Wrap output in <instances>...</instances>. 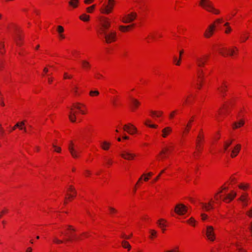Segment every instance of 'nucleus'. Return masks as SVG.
Here are the masks:
<instances>
[{
    "label": "nucleus",
    "instance_id": "nucleus-1",
    "mask_svg": "<svg viewBox=\"0 0 252 252\" xmlns=\"http://www.w3.org/2000/svg\"><path fill=\"white\" fill-rule=\"evenodd\" d=\"M199 5L206 10L215 14H219L220 13L219 10L214 7L213 3L210 0H200Z\"/></svg>",
    "mask_w": 252,
    "mask_h": 252
},
{
    "label": "nucleus",
    "instance_id": "nucleus-2",
    "mask_svg": "<svg viewBox=\"0 0 252 252\" xmlns=\"http://www.w3.org/2000/svg\"><path fill=\"white\" fill-rule=\"evenodd\" d=\"M238 49L236 47H234L233 49H226V48H222L220 49L219 51L220 53L224 57H226L227 56H230L231 57H233L235 55L237 54Z\"/></svg>",
    "mask_w": 252,
    "mask_h": 252
},
{
    "label": "nucleus",
    "instance_id": "nucleus-3",
    "mask_svg": "<svg viewBox=\"0 0 252 252\" xmlns=\"http://www.w3.org/2000/svg\"><path fill=\"white\" fill-rule=\"evenodd\" d=\"M100 24L101 27L100 28V33L103 34V31L107 32V30L110 26V22L107 18H103L100 20Z\"/></svg>",
    "mask_w": 252,
    "mask_h": 252
},
{
    "label": "nucleus",
    "instance_id": "nucleus-4",
    "mask_svg": "<svg viewBox=\"0 0 252 252\" xmlns=\"http://www.w3.org/2000/svg\"><path fill=\"white\" fill-rule=\"evenodd\" d=\"M102 35L104 36L105 41L107 43H109L115 40L116 33L115 32H111L108 33L107 32H104V31H103V34Z\"/></svg>",
    "mask_w": 252,
    "mask_h": 252
},
{
    "label": "nucleus",
    "instance_id": "nucleus-5",
    "mask_svg": "<svg viewBox=\"0 0 252 252\" xmlns=\"http://www.w3.org/2000/svg\"><path fill=\"white\" fill-rule=\"evenodd\" d=\"M121 157L126 160H132L136 157V155L132 153L130 150H126L121 154Z\"/></svg>",
    "mask_w": 252,
    "mask_h": 252
},
{
    "label": "nucleus",
    "instance_id": "nucleus-6",
    "mask_svg": "<svg viewBox=\"0 0 252 252\" xmlns=\"http://www.w3.org/2000/svg\"><path fill=\"white\" fill-rule=\"evenodd\" d=\"M137 17V14L135 12H131L125 15L122 19L124 23H129L132 22Z\"/></svg>",
    "mask_w": 252,
    "mask_h": 252
},
{
    "label": "nucleus",
    "instance_id": "nucleus-7",
    "mask_svg": "<svg viewBox=\"0 0 252 252\" xmlns=\"http://www.w3.org/2000/svg\"><path fill=\"white\" fill-rule=\"evenodd\" d=\"M206 235L210 241H213L215 239L214 229L212 226H207Z\"/></svg>",
    "mask_w": 252,
    "mask_h": 252
},
{
    "label": "nucleus",
    "instance_id": "nucleus-8",
    "mask_svg": "<svg viewBox=\"0 0 252 252\" xmlns=\"http://www.w3.org/2000/svg\"><path fill=\"white\" fill-rule=\"evenodd\" d=\"M175 212L178 215H183L187 212V208L183 204H178L175 206Z\"/></svg>",
    "mask_w": 252,
    "mask_h": 252
},
{
    "label": "nucleus",
    "instance_id": "nucleus-9",
    "mask_svg": "<svg viewBox=\"0 0 252 252\" xmlns=\"http://www.w3.org/2000/svg\"><path fill=\"white\" fill-rule=\"evenodd\" d=\"M208 58L209 56L207 55H204L200 57H197L196 59L197 66L199 67H204Z\"/></svg>",
    "mask_w": 252,
    "mask_h": 252
},
{
    "label": "nucleus",
    "instance_id": "nucleus-10",
    "mask_svg": "<svg viewBox=\"0 0 252 252\" xmlns=\"http://www.w3.org/2000/svg\"><path fill=\"white\" fill-rule=\"evenodd\" d=\"M114 4V0H108V4L105 6V7L102 10V12L106 14L110 13L113 9Z\"/></svg>",
    "mask_w": 252,
    "mask_h": 252
},
{
    "label": "nucleus",
    "instance_id": "nucleus-11",
    "mask_svg": "<svg viewBox=\"0 0 252 252\" xmlns=\"http://www.w3.org/2000/svg\"><path fill=\"white\" fill-rule=\"evenodd\" d=\"M123 130L130 134H133L137 131V128L131 124L125 125L123 126Z\"/></svg>",
    "mask_w": 252,
    "mask_h": 252
},
{
    "label": "nucleus",
    "instance_id": "nucleus-12",
    "mask_svg": "<svg viewBox=\"0 0 252 252\" xmlns=\"http://www.w3.org/2000/svg\"><path fill=\"white\" fill-rule=\"evenodd\" d=\"M216 28V25L214 24L210 25L206 30L204 33V36L206 38L210 37L214 33Z\"/></svg>",
    "mask_w": 252,
    "mask_h": 252
},
{
    "label": "nucleus",
    "instance_id": "nucleus-13",
    "mask_svg": "<svg viewBox=\"0 0 252 252\" xmlns=\"http://www.w3.org/2000/svg\"><path fill=\"white\" fill-rule=\"evenodd\" d=\"M236 196V193L232 191L231 193L228 194L225 197L223 198V201L225 202H229L232 200Z\"/></svg>",
    "mask_w": 252,
    "mask_h": 252
},
{
    "label": "nucleus",
    "instance_id": "nucleus-14",
    "mask_svg": "<svg viewBox=\"0 0 252 252\" xmlns=\"http://www.w3.org/2000/svg\"><path fill=\"white\" fill-rule=\"evenodd\" d=\"M238 200L241 202L242 205L245 207L248 205L249 199L247 194H243L240 196Z\"/></svg>",
    "mask_w": 252,
    "mask_h": 252
},
{
    "label": "nucleus",
    "instance_id": "nucleus-15",
    "mask_svg": "<svg viewBox=\"0 0 252 252\" xmlns=\"http://www.w3.org/2000/svg\"><path fill=\"white\" fill-rule=\"evenodd\" d=\"M73 144L72 142H70V145L68 146V150L71 155V156L76 158L78 157V152H77L73 148Z\"/></svg>",
    "mask_w": 252,
    "mask_h": 252
},
{
    "label": "nucleus",
    "instance_id": "nucleus-16",
    "mask_svg": "<svg viewBox=\"0 0 252 252\" xmlns=\"http://www.w3.org/2000/svg\"><path fill=\"white\" fill-rule=\"evenodd\" d=\"M241 145L240 144L236 145L233 150L231 151V157L232 158L235 157L239 153Z\"/></svg>",
    "mask_w": 252,
    "mask_h": 252
},
{
    "label": "nucleus",
    "instance_id": "nucleus-17",
    "mask_svg": "<svg viewBox=\"0 0 252 252\" xmlns=\"http://www.w3.org/2000/svg\"><path fill=\"white\" fill-rule=\"evenodd\" d=\"M227 86L224 83H223L222 86L218 88V90L219 91L222 97H224L225 95V93L227 91Z\"/></svg>",
    "mask_w": 252,
    "mask_h": 252
},
{
    "label": "nucleus",
    "instance_id": "nucleus-18",
    "mask_svg": "<svg viewBox=\"0 0 252 252\" xmlns=\"http://www.w3.org/2000/svg\"><path fill=\"white\" fill-rule=\"evenodd\" d=\"M169 150V149L168 147H164L162 148L159 154V156L160 157L161 159H164L167 157V151Z\"/></svg>",
    "mask_w": 252,
    "mask_h": 252
},
{
    "label": "nucleus",
    "instance_id": "nucleus-19",
    "mask_svg": "<svg viewBox=\"0 0 252 252\" xmlns=\"http://www.w3.org/2000/svg\"><path fill=\"white\" fill-rule=\"evenodd\" d=\"M140 104V102L136 98H131V109L134 110Z\"/></svg>",
    "mask_w": 252,
    "mask_h": 252
},
{
    "label": "nucleus",
    "instance_id": "nucleus-20",
    "mask_svg": "<svg viewBox=\"0 0 252 252\" xmlns=\"http://www.w3.org/2000/svg\"><path fill=\"white\" fill-rule=\"evenodd\" d=\"M76 112L74 111L72 108H70V112H69L68 117L69 120L72 122H75L76 120Z\"/></svg>",
    "mask_w": 252,
    "mask_h": 252
},
{
    "label": "nucleus",
    "instance_id": "nucleus-21",
    "mask_svg": "<svg viewBox=\"0 0 252 252\" xmlns=\"http://www.w3.org/2000/svg\"><path fill=\"white\" fill-rule=\"evenodd\" d=\"M193 121V117H192V118L189 120L188 124L186 125H185V127L184 129V133H188L191 127V124Z\"/></svg>",
    "mask_w": 252,
    "mask_h": 252
},
{
    "label": "nucleus",
    "instance_id": "nucleus-22",
    "mask_svg": "<svg viewBox=\"0 0 252 252\" xmlns=\"http://www.w3.org/2000/svg\"><path fill=\"white\" fill-rule=\"evenodd\" d=\"M172 128L170 127H165L162 130V136L164 138L166 137L167 136L172 132Z\"/></svg>",
    "mask_w": 252,
    "mask_h": 252
},
{
    "label": "nucleus",
    "instance_id": "nucleus-23",
    "mask_svg": "<svg viewBox=\"0 0 252 252\" xmlns=\"http://www.w3.org/2000/svg\"><path fill=\"white\" fill-rule=\"evenodd\" d=\"M201 205L203 209L206 211H209L210 209H213V206L211 202L207 203H201Z\"/></svg>",
    "mask_w": 252,
    "mask_h": 252
},
{
    "label": "nucleus",
    "instance_id": "nucleus-24",
    "mask_svg": "<svg viewBox=\"0 0 252 252\" xmlns=\"http://www.w3.org/2000/svg\"><path fill=\"white\" fill-rule=\"evenodd\" d=\"M244 125V121L240 120L239 122H235L233 124V128L236 129Z\"/></svg>",
    "mask_w": 252,
    "mask_h": 252
},
{
    "label": "nucleus",
    "instance_id": "nucleus-25",
    "mask_svg": "<svg viewBox=\"0 0 252 252\" xmlns=\"http://www.w3.org/2000/svg\"><path fill=\"white\" fill-rule=\"evenodd\" d=\"M82 67L85 69H89L91 67L90 63L86 60H83L81 62Z\"/></svg>",
    "mask_w": 252,
    "mask_h": 252
},
{
    "label": "nucleus",
    "instance_id": "nucleus-26",
    "mask_svg": "<svg viewBox=\"0 0 252 252\" xmlns=\"http://www.w3.org/2000/svg\"><path fill=\"white\" fill-rule=\"evenodd\" d=\"M110 143L107 141H103L101 143V148L104 150H108L109 148Z\"/></svg>",
    "mask_w": 252,
    "mask_h": 252
},
{
    "label": "nucleus",
    "instance_id": "nucleus-27",
    "mask_svg": "<svg viewBox=\"0 0 252 252\" xmlns=\"http://www.w3.org/2000/svg\"><path fill=\"white\" fill-rule=\"evenodd\" d=\"M122 245L123 248H124L125 249H127L128 250H130L131 249V246H130V244L128 243V242L125 241V240L122 241Z\"/></svg>",
    "mask_w": 252,
    "mask_h": 252
},
{
    "label": "nucleus",
    "instance_id": "nucleus-28",
    "mask_svg": "<svg viewBox=\"0 0 252 252\" xmlns=\"http://www.w3.org/2000/svg\"><path fill=\"white\" fill-rule=\"evenodd\" d=\"M78 2L79 0H70L69 1L68 3L70 6H72L74 8H76L78 5Z\"/></svg>",
    "mask_w": 252,
    "mask_h": 252
},
{
    "label": "nucleus",
    "instance_id": "nucleus-29",
    "mask_svg": "<svg viewBox=\"0 0 252 252\" xmlns=\"http://www.w3.org/2000/svg\"><path fill=\"white\" fill-rule=\"evenodd\" d=\"M165 220L162 219H159L158 221V224L160 228L164 227L166 226V224L164 222Z\"/></svg>",
    "mask_w": 252,
    "mask_h": 252
},
{
    "label": "nucleus",
    "instance_id": "nucleus-30",
    "mask_svg": "<svg viewBox=\"0 0 252 252\" xmlns=\"http://www.w3.org/2000/svg\"><path fill=\"white\" fill-rule=\"evenodd\" d=\"M79 18L81 20L85 22L88 21L90 19V16L85 14L81 15Z\"/></svg>",
    "mask_w": 252,
    "mask_h": 252
},
{
    "label": "nucleus",
    "instance_id": "nucleus-31",
    "mask_svg": "<svg viewBox=\"0 0 252 252\" xmlns=\"http://www.w3.org/2000/svg\"><path fill=\"white\" fill-rule=\"evenodd\" d=\"M132 26H133V25H128L127 26H120L119 27V29L122 32H126L127 30H128V29L129 28H130V27H132Z\"/></svg>",
    "mask_w": 252,
    "mask_h": 252
},
{
    "label": "nucleus",
    "instance_id": "nucleus-32",
    "mask_svg": "<svg viewBox=\"0 0 252 252\" xmlns=\"http://www.w3.org/2000/svg\"><path fill=\"white\" fill-rule=\"evenodd\" d=\"M232 140H230L229 142H225L224 145V150L226 151L228 147L232 144Z\"/></svg>",
    "mask_w": 252,
    "mask_h": 252
},
{
    "label": "nucleus",
    "instance_id": "nucleus-33",
    "mask_svg": "<svg viewBox=\"0 0 252 252\" xmlns=\"http://www.w3.org/2000/svg\"><path fill=\"white\" fill-rule=\"evenodd\" d=\"M151 113L153 116L158 117L161 115L162 113V112H159L158 113H157L156 111H151Z\"/></svg>",
    "mask_w": 252,
    "mask_h": 252
},
{
    "label": "nucleus",
    "instance_id": "nucleus-34",
    "mask_svg": "<svg viewBox=\"0 0 252 252\" xmlns=\"http://www.w3.org/2000/svg\"><path fill=\"white\" fill-rule=\"evenodd\" d=\"M150 233L151 234L150 238H152L153 237L156 236L157 232L155 230L150 229Z\"/></svg>",
    "mask_w": 252,
    "mask_h": 252
},
{
    "label": "nucleus",
    "instance_id": "nucleus-35",
    "mask_svg": "<svg viewBox=\"0 0 252 252\" xmlns=\"http://www.w3.org/2000/svg\"><path fill=\"white\" fill-rule=\"evenodd\" d=\"M57 31L59 33V34L62 33L64 32L63 28L61 26H58Z\"/></svg>",
    "mask_w": 252,
    "mask_h": 252
},
{
    "label": "nucleus",
    "instance_id": "nucleus-36",
    "mask_svg": "<svg viewBox=\"0 0 252 252\" xmlns=\"http://www.w3.org/2000/svg\"><path fill=\"white\" fill-rule=\"evenodd\" d=\"M99 92L97 91H91L90 92V95L91 96L98 95Z\"/></svg>",
    "mask_w": 252,
    "mask_h": 252
},
{
    "label": "nucleus",
    "instance_id": "nucleus-37",
    "mask_svg": "<svg viewBox=\"0 0 252 252\" xmlns=\"http://www.w3.org/2000/svg\"><path fill=\"white\" fill-rule=\"evenodd\" d=\"M73 106H74V108H75L79 110L80 111V113H82V114H85L84 111L81 109V107L79 106V104H74L73 105Z\"/></svg>",
    "mask_w": 252,
    "mask_h": 252
},
{
    "label": "nucleus",
    "instance_id": "nucleus-38",
    "mask_svg": "<svg viewBox=\"0 0 252 252\" xmlns=\"http://www.w3.org/2000/svg\"><path fill=\"white\" fill-rule=\"evenodd\" d=\"M53 241L54 243L56 244H62L63 242V240H59L57 237H54L53 239Z\"/></svg>",
    "mask_w": 252,
    "mask_h": 252
},
{
    "label": "nucleus",
    "instance_id": "nucleus-39",
    "mask_svg": "<svg viewBox=\"0 0 252 252\" xmlns=\"http://www.w3.org/2000/svg\"><path fill=\"white\" fill-rule=\"evenodd\" d=\"M53 241L54 243L56 244H62L63 242V240H59L57 237H54L53 239Z\"/></svg>",
    "mask_w": 252,
    "mask_h": 252
},
{
    "label": "nucleus",
    "instance_id": "nucleus-40",
    "mask_svg": "<svg viewBox=\"0 0 252 252\" xmlns=\"http://www.w3.org/2000/svg\"><path fill=\"white\" fill-rule=\"evenodd\" d=\"M173 61L174 63H175L177 65H180V60H178L177 57L176 56H174L173 57Z\"/></svg>",
    "mask_w": 252,
    "mask_h": 252
},
{
    "label": "nucleus",
    "instance_id": "nucleus-41",
    "mask_svg": "<svg viewBox=\"0 0 252 252\" xmlns=\"http://www.w3.org/2000/svg\"><path fill=\"white\" fill-rule=\"evenodd\" d=\"M53 148H54L55 149V151L58 152V153H60L61 151V148L59 147H57L56 145H55L54 144H53L52 145Z\"/></svg>",
    "mask_w": 252,
    "mask_h": 252
},
{
    "label": "nucleus",
    "instance_id": "nucleus-42",
    "mask_svg": "<svg viewBox=\"0 0 252 252\" xmlns=\"http://www.w3.org/2000/svg\"><path fill=\"white\" fill-rule=\"evenodd\" d=\"M203 135H199L197 137V145H198L202 141V140L203 139Z\"/></svg>",
    "mask_w": 252,
    "mask_h": 252
},
{
    "label": "nucleus",
    "instance_id": "nucleus-43",
    "mask_svg": "<svg viewBox=\"0 0 252 252\" xmlns=\"http://www.w3.org/2000/svg\"><path fill=\"white\" fill-rule=\"evenodd\" d=\"M150 122V121L148 120L147 121V122H145V124L150 127H152V128H157L158 127V126L157 125H150V124H148V123Z\"/></svg>",
    "mask_w": 252,
    "mask_h": 252
},
{
    "label": "nucleus",
    "instance_id": "nucleus-44",
    "mask_svg": "<svg viewBox=\"0 0 252 252\" xmlns=\"http://www.w3.org/2000/svg\"><path fill=\"white\" fill-rule=\"evenodd\" d=\"M109 210L110 211L111 214H113L114 213H117V210L115 208L111 207H109Z\"/></svg>",
    "mask_w": 252,
    "mask_h": 252
},
{
    "label": "nucleus",
    "instance_id": "nucleus-45",
    "mask_svg": "<svg viewBox=\"0 0 252 252\" xmlns=\"http://www.w3.org/2000/svg\"><path fill=\"white\" fill-rule=\"evenodd\" d=\"M95 5H93L90 7H89L87 8V11L89 13H91L92 10L94 8Z\"/></svg>",
    "mask_w": 252,
    "mask_h": 252
},
{
    "label": "nucleus",
    "instance_id": "nucleus-46",
    "mask_svg": "<svg viewBox=\"0 0 252 252\" xmlns=\"http://www.w3.org/2000/svg\"><path fill=\"white\" fill-rule=\"evenodd\" d=\"M249 38L248 36H247L245 34H243L241 36V39L242 42H245Z\"/></svg>",
    "mask_w": 252,
    "mask_h": 252
},
{
    "label": "nucleus",
    "instance_id": "nucleus-47",
    "mask_svg": "<svg viewBox=\"0 0 252 252\" xmlns=\"http://www.w3.org/2000/svg\"><path fill=\"white\" fill-rule=\"evenodd\" d=\"M15 42L16 41V40L17 41H22V36L17 34L15 38Z\"/></svg>",
    "mask_w": 252,
    "mask_h": 252
},
{
    "label": "nucleus",
    "instance_id": "nucleus-48",
    "mask_svg": "<svg viewBox=\"0 0 252 252\" xmlns=\"http://www.w3.org/2000/svg\"><path fill=\"white\" fill-rule=\"evenodd\" d=\"M195 220L193 218H190L188 220V222L190 224L194 225V223L195 222Z\"/></svg>",
    "mask_w": 252,
    "mask_h": 252
},
{
    "label": "nucleus",
    "instance_id": "nucleus-49",
    "mask_svg": "<svg viewBox=\"0 0 252 252\" xmlns=\"http://www.w3.org/2000/svg\"><path fill=\"white\" fill-rule=\"evenodd\" d=\"M165 252H179V248L176 247L175 249L166 251Z\"/></svg>",
    "mask_w": 252,
    "mask_h": 252
},
{
    "label": "nucleus",
    "instance_id": "nucleus-50",
    "mask_svg": "<svg viewBox=\"0 0 252 252\" xmlns=\"http://www.w3.org/2000/svg\"><path fill=\"white\" fill-rule=\"evenodd\" d=\"M95 77L96 79H100L101 78H102L103 76L101 74H100V73H98V72H96L95 73Z\"/></svg>",
    "mask_w": 252,
    "mask_h": 252
},
{
    "label": "nucleus",
    "instance_id": "nucleus-51",
    "mask_svg": "<svg viewBox=\"0 0 252 252\" xmlns=\"http://www.w3.org/2000/svg\"><path fill=\"white\" fill-rule=\"evenodd\" d=\"M0 104L2 106H4L5 105V104L3 101V98L2 96H0Z\"/></svg>",
    "mask_w": 252,
    "mask_h": 252
},
{
    "label": "nucleus",
    "instance_id": "nucleus-52",
    "mask_svg": "<svg viewBox=\"0 0 252 252\" xmlns=\"http://www.w3.org/2000/svg\"><path fill=\"white\" fill-rule=\"evenodd\" d=\"M164 172V170H162L160 173L158 175V176L154 179V181L156 182L157 181H158V180L159 179V178L160 177L161 174L163 173Z\"/></svg>",
    "mask_w": 252,
    "mask_h": 252
},
{
    "label": "nucleus",
    "instance_id": "nucleus-53",
    "mask_svg": "<svg viewBox=\"0 0 252 252\" xmlns=\"http://www.w3.org/2000/svg\"><path fill=\"white\" fill-rule=\"evenodd\" d=\"M18 124H20V127H18V128L20 129V127L23 126L24 127V125L25 124V121H22L21 122H18Z\"/></svg>",
    "mask_w": 252,
    "mask_h": 252
},
{
    "label": "nucleus",
    "instance_id": "nucleus-54",
    "mask_svg": "<svg viewBox=\"0 0 252 252\" xmlns=\"http://www.w3.org/2000/svg\"><path fill=\"white\" fill-rule=\"evenodd\" d=\"M247 215L250 217H252V208L247 212Z\"/></svg>",
    "mask_w": 252,
    "mask_h": 252
},
{
    "label": "nucleus",
    "instance_id": "nucleus-55",
    "mask_svg": "<svg viewBox=\"0 0 252 252\" xmlns=\"http://www.w3.org/2000/svg\"><path fill=\"white\" fill-rule=\"evenodd\" d=\"M72 76L71 75H68L66 73H64V79H69L71 78Z\"/></svg>",
    "mask_w": 252,
    "mask_h": 252
},
{
    "label": "nucleus",
    "instance_id": "nucleus-56",
    "mask_svg": "<svg viewBox=\"0 0 252 252\" xmlns=\"http://www.w3.org/2000/svg\"><path fill=\"white\" fill-rule=\"evenodd\" d=\"M231 31V28L229 27H226V30L225 31V32L226 33H228L229 32H230Z\"/></svg>",
    "mask_w": 252,
    "mask_h": 252
},
{
    "label": "nucleus",
    "instance_id": "nucleus-57",
    "mask_svg": "<svg viewBox=\"0 0 252 252\" xmlns=\"http://www.w3.org/2000/svg\"><path fill=\"white\" fill-rule=\"evenodd\" d=\"M201 216L202 220H205L207 218V216L205 214H201Z\"/></svg>",
    "mask_w": 252,
    "mask_h": 252
},
{
    "label": "nucleus",
    "instance_id": "nucleus-58",
    "mask_svg": "<svg viewBox=\"0 0 252 252\" xmlns=\"http://www.w3.org/2000/svg\"><path fill=\"white\" fill-rule=\"evenodd\" d=\"M176 111H172L169 115V118L170 119H172L173 117H174V114L175 113Z\"/></svg>",
    "mask_w": 252,
    "mask_h": 252
},
{
    "label": "nucleus",
    "instance_id": "nucleus-59",
    "mask_svg": "<svg viewBox=\"0 0 252 252\" xmlns=\"http://www.w3.org/2000/svg\"><path fill=\"white\" fill-rule=\"evenodd\" d=\"M68 190L69 191H72V192H74L75 194H76V191L75 190V189L74 188H73L71 186H70L69 189H68Z\"/></svg>",
    "mask_w": 252,
    "mask_h": 252
},
{
    "label": "nucleus",
    "instance_id": "nucleus-60",
    "mask_svg": "<svg viewBox=\"0 0 252 252\" xmlns=\"http://www.w3.org/2000/svg\"><path fill=\"white\" fill-rule=\"evenodd\" d=\"M20 124H18V123L12 127V130H15L16 128L20 127Z\"/></svg>",
    "mask_w": 252,
    "mask_h": 252
},
{
    "label": "nucleus",
    "instance_id": "nucleus-61",
    "mask_svg": "<svg viewBox=\"0 0 252 252\" xmlns=\"http://www.w3.org/2000/svg\"><path fill=\"white\" fill-rule=\"evenodd\" d=\"M131 235H131L130 236H128V235H126H126H123L122 236V237H123V238H125V239H129V238L131 236Z\"/></svg>",
    "mask_w": 252,
    "mask_h": 252
},
{
    "label": "nucleus",
    "instance_id": "nucleus-62",
    "mask_svg": "<svg viewBox=\"0 0 252 252\" xmlns=\"http://www.w3.org/2000/svg\"><path fill=\"white\" fill-rule=\"evenodd\" d=\"M94 0H85V2L87 4H89L90 3L93 2Z\"/></svg>",
    "mask_w": 252,
    "mask_h": 252
},
{
    "label": "nucleus",
    "instance_id": "nucleus-63",
    "mask_svg": "<svg viewBox=\"0 0 252 252\" xmlns=\"http://www.w3.org/2000/svg\"><path fill=\"white\" fill-rule=\"evenodd\" d=\"M68 229L71 230V231H75V229L74 228H72L71 225H68Z\"/></svg>",
    "mask_w": 252,
    "mask_h": 252
},
{
    "label": "nucleus",
    "instance_id": "nucleus-64",
    "mask_svg": "<svg viewBox=\"0 0 252 252\" xmlns=\"http://www.w3.org/2000/svg\"><path fill=\"white\" fill-rule=\"evenodd\" d=\"M20 130H23L24 132H27V129L25 127L21 126Z\"/></svg>",
    "mask_w": 252,
    "mask_h": 252
}]
</instances>
